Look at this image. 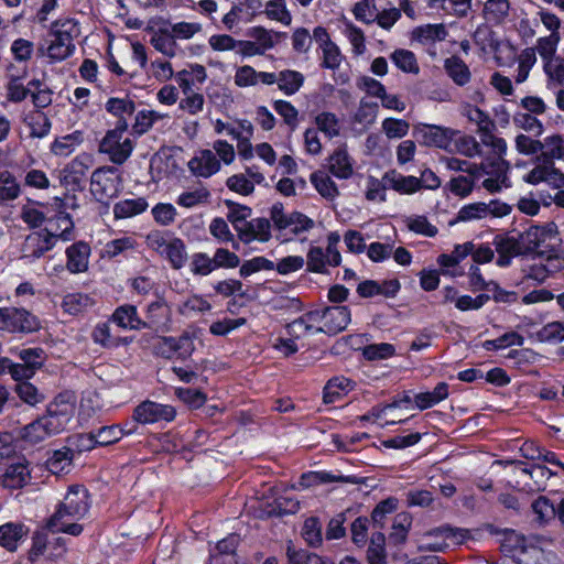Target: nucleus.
<instances>
[{"label": "nucleus", "instance_id": "f257e3e1", "mask_svg": "<svg viewBox=\"0 0 564 564\" xmlns=\"http://www.w3.org/2000/svg\"><path fill=\"white\" fill-rule=\"evenodd\" d=\"M74 405L59 398L47 405L46 413L23 426L19 437L29 444H37L64 431L72 419Z\"/></svg>", "mask_w": 564, "mask_h": 564}, {"label": "nucleus", "instance_id": "f03ea898", "mask_svg": "<svg viewBox=\"0 0 564 564\" xmlns=\"http://www.w3.org/2000/svg\"><path fill=\"white\" fill-rule=\"evenodd\" d=\"M78 35L77 23L72 19L56 21L52 24L45 44L37 50L39 54L46 55L52 62H59L72 55L75 45L74 39Z\"/></svg>", "mask_w": 564, "mask_h": 564}, {"label": "nucleus", "instance_id": "7ed1b4c3", "mask_svg": "<svg viewBox=\"0 0 564 564\" xmlns=\"http://www.w3.org/2000/svg\"><path fill=\"white\" fill-rule=\"evenodd\" d=\"M522 235L527 253L534 252L540 257H545L550 263L558 261L557 250L561 238L554 223L530 227Z\"/></svg>", "mask_w": 564, "mask_h": 564}, {"label": "nucleus", "instance_id": "20e7f679", "mask_svg": "<svg viewBox=\"0 0 564 564\" xmlns=\"http://www.w3.org/2000/svg\"><path fill=\"white\" fill-rule=\"evenodd\" d=\"M469 536L466 529L441 525L419 533L415 542L421 552H444L451 545L462 544Z\"/></svg>", "mask_w": 564, "mask_h": 564}, {"label": "nucleus", "instance_id": "39448f33", "mask_svg": "<svg viewBox=\"0 0 564 564\" xmlns=\"http://www.w3.org/2000/svg\"><path fill=\"white\" fill-rule=\"evenodd\" d=\"M127 127V122H123L113 130L108 131L99 144V151L107 154L115 164H123L133 150L131 139L124 137Z\"/></svg>", "mask_w": 564, "mask_h": 564}, {"label": "nucleus", "instance_id": "423d86ee", "mask_svg": "<svg viewBox=\"0 0 564 564\" xmlns=\"http://www.w3.org/2000/svg\"><path fill=\"white\" fill-rule=\"evenodd\" d=\"M121 184L122 180L117 169L102 166L91 174L90 192L98 202H107L119 194Z\"/></svg>", "mask_w": 564, "mask_h": 564}, {"label": "nucleus", "instance_id": "0eeeda50", "mask_svg": "<svg viewBox=\"0 0 564 564\" xmlns=\"http://www.w3.org/2000/svg\"><path fill=\"white\" fill-rule=\"evenodd\" d=\"M270 219L276 230H289L294 235L308 231L314 227L313 219L300 212L286 213L282 203L272 205Z\"/></svg>", "mask_w": 564, "mask_h": 564}, {"label": "nucleus", "instance_id": "6e6552de", "mask_svg": "<svg viewBox=\"0 0 564 564\" xmlns=\"http://www.w3.org/2000/svg\"><path fill=\"white\" fill-rule=\"evenodd\" d=\"M458 131L435 124L420 123L414 127V135L427 147H435L453 152L449 149Z\"/></svg>", "mask_w": 564, "mask_h": 564}, {"label": "nucleus", "instance_id": "1a4fd4ad", "mask_svg": "<svg viewBox=\"0 0 564 564\" xmlns=\"http://www.w3.org/2000/svg\"><path fill=\"white\" fill-rule=\"evenodd\" d=\"M318 311V323L323 326L316 328V333L336 335L346 329L350 323V311L347 306H329Z\"/></svg>", "mask_w": 564, "mask_h": 564}, {"label": "nucleus", "instance_id": "9d476101", "mask_svg": "<svg viewBox=\"0 0 564 564\" xmlns=\"http://www.w3.org/2000/svg\"><path fill=\"white\" fill-rule=\"evenodd\" d=\"M176 411L173 406L145 401L139 404L133 411V420L141 424H151L159 421H173Z\"/></svg>", "mask_w": 564, "mask_h": 564}, {"label": "nucleus", "instance_id": "9b49d317", "mask_svg": "<svg viewBox=\"0 0 564 564\" xmlns=\"http://www.w3.org/2000/svg\"><path fill=\"white\" fill-rule=\"evenodd\" d=\"M94 158L88 153H80L70 161L61 172V182L65 186L79 187L88 170L93 166Z\"/></svg>", "mask_w": 564, "mask_h": 564}, {"label": "nucleus", "instance_id": "f8f14e48", "mask_svg": "<svg viewBox=\"0 0 564 564\" xmlns=\"http://www.w3.org/2000/svg\"><path fill=\"white\" fill-rule=\"evenodd\" d=\"M494 245L498 252L497 264L499 267H507L512 258L527 253L523 235L519 238L498 235L495 237Z\"/></svg>", "mask_w": 564, "mask_h": 564}, {"label": "nucleus", "instance_id": "ddd939ff", "mask_svg": "<svg viewBox=\"0 0 564 564\" xmlns=\"http://www.w3.org/2000/svg\"><path fill=\"white\" fill-rule=\"evenodd\" d=\"M144 328L155 332H169L172 324V308L162 300L148 305Z\"/></svg>", "mask_w": 564, "mask_h": 564}, {"label": "nucleus", "instance_id": "4468645a", "mask_svg": "<svg viewBox=\"0 0 564 564\" xmlns=\"http://www.w3.org/2000/svg\"><path fill=\"white\" fill-rule=\"evenodd\" d=\"M80 520V517L73 513L70 514L69 511L57 507L55 512L47 520L46 527L52 532L78 536L84 530L83 524L79 523Z\"/></svg>", "mask_w": 564, "mask_h": 564}, {"label": "nucleus", "instance_id": "2eb2a0df", "mask_svg": "<svg viewBox=\"0 0 564 564\" xmlns=\"http://www.w3.org/2000/svg\"><path fill=\"white\" fill-rule=\"evenodd\" d=\"M554 475V473L545 466L536 465L531 469L521 470V479L517 482L520 490L528 494H535L543 491L546 488V481Z\"/></svg>", "mask_w": 564, "mask_h": 564}, {"label": "nucleus", "instance_id": "dca6fc26", "mask_svg": "<svg viewBox=\"0 0 564 564\" xmlns=\"http://www.w3.org/2000/svg\"><path fill=\"white\" fill-rule=\"evenodd\" d=\"M63 510H67L82 519L88 513L90 508L88 490L80 485L70 486L63 501L57 506Z\"/></svg>", "mask_w": 564, "mask_h": 564}, {"label": "nucleus", "instance_id": "f3484780", "mask_svg": "<svg viewBox=\"0 0 564 564\" xmlns=\"http://www.w3.org/2000/svg\"><path fill=\"white\" fill-rule=\"evenodd\" d=\"M7 312L6 327L9 333H33L41 327L39 318L24 308L7 307Z\"/></svg>", "mask_w": 564, "mask_h": 564}, {"label": "nucleus", "instance_id": "a211bd4d", "mask_svg": "<svg viewBox=\"0 0 564 564\" xmlns=\"http://www.w3.org/2000/svg\"><path fill=\"white\" fill-rule=\"evenodd\" d=\"M30 478L31 474L25 459L13 462L0 471V485L9 489L22 488Z\"/></svg>", "mask_w": 564, "mask_h": 564}, {"label": "nucleus", "instance_id": "6ab92c4d", "mask_svg": "<svg viewBox=\"0 0 564 564\" xmlns=\"http://www.w3.org/2000/svg\"><path fill=\"white\" fill-rule=\"evenodd\" d=\"M53 237L43 229L33 231L28 235L22 245L23 256L26 258H41L45 252L55 247Z\"/></svg>", "mask_w": 564, "mask_h": 564}, {"label": "nucleus", "instance_id": "aec40b11", "mask_svg": "<svg viewBox=\"0 0 564 564\" xmlns=\"http://www.w3.org/2000/svg\"><path fill=\"white\" fill-rule=\"evenodd\" d=\"M188 169L195 176L207 178L220 170V162L212 150L205 149L189 160Z\"/></svg>", "mask_w": 564, "mask_h": 564}, {"label": "nucleus", "instance_id": "412c9836", "mask_svg": "<svg viewBox=\"0 0 564 564\" xmlns=\"http://www.w3.org/2000/svg\"><path fill=\"white\" fill-rule=\"evenodd\" d=\"M90 248L86 242L78 241L66 249V268L72 273L87 271L89 263Z\"/></svg>", "mask_w": 564, "mask_h": 564}, {"label": "nucleus", "instance_id": "4be33fe9", "mask_svg": "<svg viewBox=\"0 0 564 564\" xmlns=\"http://www.w3.org/2000/svg\"><path fill=\"white\" fill-rule=\"evenodd\" d=\"M74 223L67 213H59L55 217L47 220V225L43 230L53 237L56 243L58 239L68 241L73 238Z\"/></svg>", "mask_w": 564, "mask_h": 564}, {"label": "nucleus", "instance_id": "5701e85b", "mask_svg": "<svg viewBox=\"0 0 564 564\" xmlns=\"http://www.w3.org/2000/svg\"><path fill=\"white\" fill-rule=\"evenodd\" d=\"M329 172L341 180L349 178L354 173V160L345 147L337 148L328 159Z\"/></svg>", "mask_w": 564, "mask_h": 564}, {"label": "nucleus", "instance_id": "b1692460", "mask_svg": "<svg viewBox=\"0 0 564 564\" xmlns=\"http://www.w3.org/2000/svg\"><path fill=\"white\" fill-rule=\"evenodd\" d=\"M111 321L123 329H144L143 319L139 317L137 307L131 304L118 306L111 315Z\"/></svg>", "mask_w": 564, "mask_h": 564}, {"label": "nucleus", "instance_id": "393cba45", "mask_svg": "<svg viewBox=\"0 0 564 564\" xmlns=\"http://www.w3.org/2000/svg\"><path fill=\"white\" fill-rule=\"evenodd\" d=\"M288 332L295 338L304 337L308 334L316 333L319 327L318 311H311L288 324Z\"/></svg>", "mask_w": 564, "mask_h": 564}, {"label": "nucleus", "instance_id": "a878e982", "mask_svg": "<svg viewBox=\"0 0 564 564\" xmlns=\"http://www.w3.org/2000/svg\"><path fill=\"white\" fill-rule=\"evenodd\" d=\"M383 182L389 187L402 194H413L422 188V182L415 176H404L394 171L383 176Z\"/></svg>", "mask_w": 564, "mask_h": 564}, {"label": "nucleus", "instance_id": "bb28decb", "mask_svg": "<svg viewBox=\"0 0 564 564\" xmlns=\"http://www.w3.org/2000/svg\"><path fill=\"white\" fill-rule=\"evenodd\" d=\"M28 529L21 523L9 522L0 525V545L10 552L18 547V543L26 535Z\"/></svg>", "mask_w": 564, "mask_h": 564}, {"label": "nucleus", "instance_id": "cd10ccee", "mask_svg": "<svg viewBox=\"0 0 564 564\" xmlns=\"http://www.w3.org/2000/svg\"><path fill=\"white\" fill-rule=\"evenodd\" d=\"M509 163L507 161L503 159H494L490 174L492 176L482 182L484 188L489 193L499 192L502 185L506 184Z\"/></svg>", "mask_w": 564, "mask_h": 564}, {"label": "nucleus", "instance_id": "c85d7f7f", "mask_svg": "<svg viewBox=\"0 0 564 564\" xmlns=\"http://www.w3.org/2000/svg\"><path fill=\"white\" fill-rule=\"evenodd\" d=\"M510 11L509 0H486L484 3V18L492 24H501L508 18Z\"/></svg>", "mask_w": 564, "mask_h": 564}, {"label": "nucleus", "instance_id": "c756f323", "mask_svg": "<svg viewBox=\"0 0 564 564\" xmlns=\"http://www.w3.org/2000/svg\"><path fill=\"white\" fill-rule=\"evenodd\" d=\"M305 77L302 73L293 69L279 72L278 87L286 96L296 94L303 86Z\"/></svg>", "mask_w": 564, "mask_h": 564}, {"label": "nucleus", "instance_id": "7c9ffc66", "mask_svg": "<svg viewBox=\"0 0 564 564\" xmlns=\"http://www.w3.org/2000/svg\"><path fill=\"white\" fill-rule=\"evenodd\" d=\"M444 68L447 75L458 86H464L470 80V72L468 66L462 58L457 56H451L446 58L444 62Z\"/></svg>", "mask_w": 564, "mask_h": 564}, {"label": "nucleus", "instance_id": "2f4dec72", "mask_svg": "<svg viewBox=\"0 0 564 564\" xmlns=\"http://www.w3.org/2000/svg\"><path fill=\"white\" fill-rule=\"evenodd\" d=\"M161 256L165 257L174 269H181L187 260L185 243L180 238L170 237L169 245Z\"/></svg>", "mask_w": 564, "mask_h": 564}, {"label": "nucleus", "instance_id": "473e14b6", "mask_svg": "<svg viewBox=\"0 0 564 564\" xmlns=\"http://www.w3.org/2000/svg\"><path fill=\"white\" fill-rule=\"evenodd\" d=\"M448 397V386L445 382L438 383L433 391L421 392L415 395L414 402L420 410L432 408Z\"/></svg>", "mask_w": 564, "mask_h": 564}, {"label": "nucleus", "instance_id": "72a5a7b5", "mask_svg": "<svg viewBox=\"0 0 564 564\" xmlns=\"http://www.w3.org/2000/svg\"><path fill=\"white\" fill-rule=\"evenodd\" d=\"M238 544L237 535H229L217 543V554L210 556V564H234V553Z\"/></svg>", "mask_w": 564, "mask_h": 564}, {"label": "nucleus", "instance_id": "f704fd0d", "mask_svg": "<svg viewBox=\"0 0 564 564\" xmlns=\"http://www.w3.org/2000/svg\"><path fill=\"white\" fill-rule=\"evenodd\" d=\"M148 208V203L144 198L138 197L133 199H124L118 202L113 206V216L117 219L129 218L141 214Z\"/></svg>", "mask_w": 564, "mask_h": 564}, {"label": "nucleus", "instance_id": "c9c22d12", "mask_svg": "<svg viewBox=\"0 0 564 564\" xmlns=\"http://www.w3.org/2000/svg\"><path fill=\"white\" fill-rule=\"evenodd\" d=\"M557 170L553 167V164L543 163L532 169L523 180L529 184H539L546 182L553 186H557L556 182Z\"/></svg>", "mask_w": 564, "mask_h": 564}, {"label": "nucleus", "instance_id": "e433bc0d", "mask_svg": "<svg viewBox=\"0 0 564 564\" xmlns=\"http://www.w3.org/2000/svg\"><path fill=\"white\" fill-rule=\"evenodd\" d=\"M152 46L167 57L176 55V42L171 32L164 29L155 31L151 37Z\"/></svg>", "mask_w": 564, "mask_h": 564}, {"label": "nucleus", "instance_id": "4c0bfd02", "mask_svg": "<svg viewBox=\"0 0 564 564\" xmlns=\"http://www.w3.org/2000/svg\"><path fill=\"white\" fill-rule=\"evenodd\" d=\"M106 110L111 115L119 118V124H122L126 121V117L132 116L135 110V105L133 100L128 97L124 98H109L106 102Z\"/></svg>", "mask_w": 564, "mask_h": 564}, {"label": "nucleus", "instance_id": "58836bf2", "mask_svg": "<svg viewBox=\"0 0 564 564\" xmlns=\"http://www.w3.org/2000/svg\"><path fill=\"white\" fill-rule=\"evenodd\" d=\"M247 35L261 48L265 54L267 51L273 48L276 44L279 33L267 30L263 26H252L248 29Z\"/></svg>", "mask_w": 564, "mask_h": 564}, {"label": "nucleus", "instance_id": "ea45409f", "mask_svg": "<svg viewBox=\"0 0 564 564\" xmlns=\"http://www.w3.org/2000/svg\"><path fill=\"white\" fill-rule=\"evenodd\" d=\"M288 564H332L328 560L318 556L315 553H308L296 549L292 543L286 547Z\"/></svg>", "mask_w": 564, "mask_h": 564}, {"label": "nucleus", "instance_id": "a19ab883", "mask_svg": "<svg viewBox=\"0 0 564 564\" xmlns=\"http://www.w3.org/2000/svg\"><path fill=\"white\" fill-rule=\"evenodd\" d=\"M21 188L10 172L0 173V204H7L20 196Z\"/></svg>", "mask_w": 564, "mask_h": 564}, {"label": "nucleus", "instance_id": "79ce46f5", "mask_svg": "<svg viewBox=\"0 0 564 564\" xmlns=\"http://www.w3.org/2000/svg\"><path fill=\"white\" fill-rule=\"evenodd\" d=\"M93 305V300L83 293H69L63 297L62 307L65 313L77 315Z\"/></svg>", "mask_w": 564, "mask_h": 564}, {"label": "nucleus", "instance_id": "37998d69", "mask_svg": "<svg viewBox=\"0 0 564 564\" xmlns=\"http://www.w3.org/2000/svg\"><path fill=\"white\" fill-rule=\"evenodd\" d=\"M344 35L351 45L352 53L357 56L366 52V39L364 31L350 21H344Z\"/></svg>", "mask_w": 564, "mask_h": 564}, {"label": "nucleus", "instance_id": "c03bdc74", "mask_svg": "<svg viewBox=\"0 0 564 564\" xmlns=\"http://www.w3.org/2000/svg\"><path fill=\"white\" fill-rule=\"evenodd\" d=\"M413 36L421 43L443 41L447 36V31L444 24H426L416 28Z\"/></svg>", "mask_w": 564, "mask_h": 564}, {"label": "nucleus", "instance_id": "a18cd8bd", "mask_svg": "<svg viewBox=\"0 0 564 564\" xmlns=\"http://www.w3.org/2000/svg\"><path fill=\"white\" fill-rule=\"evenodd\" d=\"M390 57L393 64L404 73L417 74L420 72L416 57L409 50H395Z\"/></svg>", "mask_w": 564, "mask_h": 564}, {"label": "nucleus", "instance_id": "49530a36", "mask_svg": "<svg viewBox=\"0 0 564 564\" xmlns=\"http://www.w3.org/2000/svg\"><path fill=\"white\" fill-rule=\"evenodd\" d=\"M83 142L80 131L61 137L52 144V152L56 155L67 156Z\"/></svg>", "mask_w": 564, "mask_h": 564}, {"label": "nucleus", "instance_id": "de8ad7c7", "mask_svg": "<svg viewBox=\"0 0 564 564\" xmlns=\"http://www.w3.org/2000/svg\"><path fill=\"white\" fill-rule=\"evenodd\" d=\"M542 158L545 163L553 164V160L564 161V139L560 135H552L543 142Z\"/></svg>", "mask_w": 564, "mask_h": 564}, {"label": "nucleus", "instance_id": "09e8293b", "mask_svg": "<svg viewBox=\"0 0 564 564\" xmlns=\"http://www.w3.org/2000/svg\"><path fill=\"white\" fill-rule=\"evenodd\" d=\"M561 41L560 34H550L547 36H542L536 40V44L533 48H535V54L539 53L543 63L555 58L557 45Z\"/></svg>", "mask_w": 564, "mask_h": 564}, {"label": "nucleus", "instance_id": "8fccbe9b", "mask_svg": "<svg viewBox=\"0 0 564 564\" xmlns=\"http://www.w3.org/2000/svg\"><path fill=\"white\" fill-rule=\"evenodd\" d=\"M134 430H124L119 425L102 426L95 434V442L98 445L106 446L119 441L123 434H131Z\"/></svg>", "mask_w": 564, "mask_h": 564}, {"label": "nucleus", "instance_id": "3c124183", "mask_svg": "<svg viewBox=\"0 0 564 564\" xmlns=\"http://www.w3.org/2000/svg\"><path fill=\"white\" fill-rule=\"evenodd\" d=\"M386 536L381 532L372 533L367 557L369 564H386Z\"/></svg>", "mask_w": 564, "mask_h": 564}, {"label": "nucleus", "instance_id": "603ef678", "mask_svg": "<svg viewBox=\"0 0 564 564\" xmlns=\"http://www.w3.org/2000/svg\"><path fill=\"white\" fill-rule=\"evenodd\" d=\"M311 182L316 191L327 199H334L338 195L335 182L323 172H315L311 175Z\"/></svg>", "mask_w": 564, "mask_h": 564}, {"label": "nucleus", "instance_id": "864d4df0", "mask_svg": "<svg viewBox=\"0 0 564 564\" xmlns=\"http://www.w3.org/2000/svg\"><path fill=\"white\" fill-rule=\"evenodd\" d=\"M194 340L195 336L189 332H184L177 337L173 336L174 357L181 360L188 359L195 350Z\"/></svg>", "mask_w": 564, "mask_h": 564}, {"label": "nucleus", "instance_id": "5fc2aeb1", "mask_svg": "<svg viewBox=\"0 0 564 564\" xmlns=\"http://www.w3.org/2000/svg\"><path fill=\"white\" fill-rule=\"evenodd\" d=\"M315 124L329 139L339 135L340 124L335 113L324 111L315 117Z\"/></svg>", "mask_w": 564, "mask_h": 564}, {"label": "nucleus", "instance_id": "6e6d98bb", "mask_svg": "<svg viewBox=\"0 0 564 564\" xmlns=\"http://www.w3.org/2000/svg\"><path fill=\"white\" fill-rule=\"evenodd\" d=\"M26 122L31 129V137L44 138L51 130V121L46 115L40 110L29 115Z\"/></svg>", "mask_w": 564, "mask_h": 564}, {"label": "nucleus", "instance_id": "4d7b16f0", "mask_svg": "<svg viewBox=\"0 0 564 564\" xmlns=\"http://www.w3.org/2000/svg\"><path fill=\"white\" fill-rule=\"evenodd\" d=\"M351 12L356 20L371 24L377 19V6L376 0H361L354 4Z\"/></svg>", "mask_w": 564, "mask_h": 564}, {"label": "nucleus", "instance_id": "13d9d810", "mask_svg": "<svg viewBox=\"0 0 564 564\" xmlns=\"http://www.w3.org/2000/svg\"><path fill=\"white\" fill-rule=\"evenodd\" d=\"M518 69L516 75L517 83H523L529 77L531 68L536 63L535 48H524L518 57Z\"/></svg>", "mask_w": 564, "mask_h": 564}, {"label": "nucleus", "instance_id": "bf43d9fd", "mask_svg": "<svg viewBox=\"0 0 564 564\" xmlns=\"http://www.w3.org/2000/svg\"><path fill=\"white\" fill-rule=\"evenodd\" d=\"M273 109L279 116L282 117L284 123L291 129L295 130L299 126V110L286 100H275Z\"/></svg>", "mask_w": 564, "mask_h": 564}, {"label": "nucleus", "instance_id": "052dcab7", "mask_svg": "<svg viewBox=\"0 0 564 564\" xmlns=\"http://www.w3.org/2000/svg\"><path fill=\"white\" fill-rule=\"evenodd\" d=\"M538 340L542 343H560L564 340V323L551 322L536 332Z\"/></svg>", "mask_w": 564, "mask_h": 564}, {"label": "nucleus", "instance_id": "680f3d73", "mask_svg": "<svg viewBox=\"0 0 564 564\" xmlns=\"http://www.w3.org/2000/svg\"><path fill=\"white\" fill-rule=\"evenodd\" d=\"M209 197V191L205 187H199L195 191L182 193L177 197L176 203L185 208H192L197 205L207 203Z\"/></svg>", "mask_w": 564, "mask_h": 564}, {"label": "nucleus", "instance_id": "e2e57ef3", "mask_svg": "<svg viewBox=\"0 0 564 564\" xmlns=\"http://www.w3.org/2000/svg\"><path fill=\"white\" fill-rule=\"evenodd\" d=\"M265 13L271 20L289 25L292 22V15L286 9L285 0H270L265 6Z\"/></svg>", "mask_w": 564, "mask_h": 564}, {"label": "nucleus", "instance_id": "0e129e2a", "mask_svg": "<svg viewBox=\"0 0 564 564\" xmlns=\"http://www.w3.org/2000/svg\"><path fill=\"white\" fill-rule=\"evenodd\" d=\"M15 392L23 402L30 405H36L45 399L44 394L29 381L19 382L15 386Z\"/></svg>", "mask_w": 564, "mask_h": 564}, {"label": "nucleus", "instance_id": "69168bd1", "mask_svg": "<svg viewBox=\"0 0 564 564\" xmlns=\"http://www.w3.org/2000/svg\"><path fill=\"white\" fill-rule=\"evenodd\" d=\"M73 455L68 448L59 449L47 460V468L53 474H59L67 470L72 465Z\"/></svg>", "mask_w": 564, "mask_h": 564}, {"label": "nucleus", "instance_id": "338daca9", "mask_svg": "<svg viewBox=\"0 0 564 564\" xmlns=\"http://www.w3.org/2000/svg\"><path fill=\"white\" fill-rule=\"evenodd\" d=\"M486 218V203H471L463 206L456 216L455 223L473 221Z\"/></svg>", "mask_w": 564, "mask_h": 564}, {"label": "nucleus", "instance_id": "774afa93", "mask_svg": "<svg viewBox=\"0 0 564 564\" xmlns=\"http://www.w3.org/2000/svg\"><path fill=\"white\" fill-rule=\"evenodd\" d=\"M543 69L547 76L549 85H564V59L562 57L545 62Z\"/></svg>", "mask_w": 564, "mask_h": 564}]
</instances>
